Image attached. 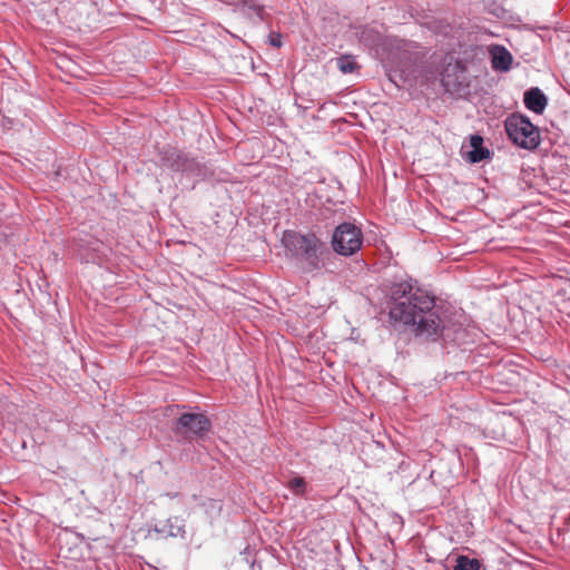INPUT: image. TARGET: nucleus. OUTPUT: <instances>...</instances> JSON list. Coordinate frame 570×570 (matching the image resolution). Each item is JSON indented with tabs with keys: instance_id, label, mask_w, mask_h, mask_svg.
I'll list each match as a JSON object with an SVG mask.
<instances>
[{
	"instance_id": "nucleus-1",
	"label": "nucleus",
	"mask_w": 570,
	"mask_h": 570,
	"mask_svg": "<svg viewBox=\"0 0 570 570\" xmlns=\"http://www.w3.org/2000/svg\"><path fill=\"white\" fill-rule=\"evenodd\" d=\"M386 296L391 320L410 326L416 337L432 342H459L458 332L453 328L446 311L416 281L409 278L393 282Z\"/></svg>"
},
{
	"instance_id": "nucleus-2",
	"label": "nucleus",
	"mask_w": 570,
	"mask_h": 570,
	"mask_svg": "<svg viewBox=\"0 0 570 570\" xmlns=\"http://www.w3.org/2000/svg\"><path fill=\"white\" fill-rule=\"evenodd\" d=\"M282 243L293 257L305 262L309 269L321 268L324 244L315 234H301L295 230H285Z\"/></svg>"
},
{
	"instance_id": "nucleus-3",
	"label": "nucleus",
	"mask_w": 570,
	"mask_h": 570,
	"mask_svg": "<svg viewBox=\"0 0 570 570\" xmlns=\"http://www.w3.org/2000/svg\"><path fill=\"white\" fill-rule=\"evenodd\" d=\"M504 126L508 137L520 148L533 150L540 145V131L527 116L512 114Z\"/></svg>"
},
{
	"instance_id": "nucleus-4",
	"label": "nucleus",
	"mask_w": 570,
	"mask_h": 570,
	"mask_svg": "<svg viewBox=\"0 0 570 570\" xmlns=\"http://www.w3.org/2000/svg\"><path fill=\"white\" fill-rule=\"evenodd\" d=\"M210 428L212 422L204 413H181L173 424L175 435L189 443L204 439Z\"/></svg>"
},
{
	"instance_id": "nucleus-5",
	"label": "nucleus",
	"mask_w": 570,
	"mask_h": 570,
	"mask_svg": "<svg viewBox=\"0 0 570 570\" xmlns=\"http://www.w3.org/2000/svg\"><path fill=\"white\" fill-rule=\"evenodd\" d=\"M331 245L336 254L352 256L362 248L363 233L356 225L344 222L335 227Z\"/></svg>"
},
{
	"instance_id": "nucleus-6",
	"label": "nucleus",
	"mask_w": 570,
	"mask_h": 570,
	"mask_svg": "<svg viewBox=\"0 0 570 570\" xmlns=\"http://www.w3.org/2000/svg\"><path fill=\"white\" fill-rule=\"evenodd\" d=\"M441 83L446 92L452 95L464 94L469 88L466 69L459 60L446 62L441 72Z\"/></svg>"
},
{
	"instance_id": "nucleus-7",
	"label": "nucleus",
	"mask_w": 570,
	"mask_h": 570,
	"mask_svg": "<svg viewBox=\"0 0 570 570\" xmlns=\"http://www.w3.org/2000/svg\"><path fill=\"white\" fill-rule=\"evenodd\" d=\"M490 56L492 68L497 71H508L511 68L512 63V55L510 51L500 45H494L490 47Z\"/></svg>"
},
{
	"instance_id": "nucleus-8",
	"label": "nucleus",
	"mask_w": 570,
	"mask_h": 570,
	"mask_svg": "<svg viewBox=\"0 0 570 570\" xmlns=\"http://www.w3.org/2000/svg\"><path fill=\"white\" fill-rule=\"evenodd\" d=\"M523 102L529 110L541 115L547 107L548 99L540 88L532 87L524 92Z\"/></svg>"
},
{
	"instance_id": "nucleus-9",
	"label": "nucleus",
	"mask_w": 570,
	"mask_h": 570,
	"mask_svg": "<svg viewBox=\"0 0 570 570\" xmlns=\"http://www.w3.org/2000/svg\"><path fill=\"white\" fill-rule=\"evenodd\" d=\"M471 150L464 155V158L471 164H478L485 159H490L491 151L483 146V138L480 135L470 137Z\"/></svg>"
},
{
	"instance_id": "nucleus-10",
	"label": "nucleus",
	"mask_w": 570,
	"mask_h": 570,
	"mask_svg": "<svg viewBox=\"0 0 570 570\" xmlns=\"http://www.w3.org/2000/svg\"><path fill=\"white\" fill-rule=\"evenodd\" d=\"M154 531L161 534L164 538H183L185 535V524L179 518H169L166 521L157 523Z\"/></svg>"
},
{
	"instance_id": "nucleus-11",
	"label": "nucleus",
	"mask_w": 570,
	"mask_h": 570,
	"mask_svg": "<svg viewBox=\"0 0 570 570\" xmlns=\"http://www.w3.org/2000/svg\"><path fill=\"white\" fill-rule=\"evenodd\" d=\"M175 171H181L188 175H198L200 169L199 164L194 158L184 154L179 165H175Z\"/></svg>"
},
{
	"instance_id": "nucleus-12",
	"label": "nucleus",
	"mask_w": 570,
	"mask_h": 570,
	"mask_svg": "<svg viewBox=\"0 0 570 570\" xmlns=\"http://www.w3.org/2000/svg\"><path fill=\"white\" fill-rule=\"evenodd\" d=\"M183 155L184 153L175 148L165 149L161 157L164 166L175 171V165H179Z\"/></svg>"
},
{
	"instance_id": "nucleus-13",
	"label": "nucleus",
	"mask_w": 570,
	"mask_h": 570,
	"mask_svg": "<svg viewBox=\"0 0 570 570\" xmlns=\"http://www.w3.org/2000/svg\"><path fill=\"white\" fill-rule=\"evenodd\" d=\"M316 222L323 224L324 227H328L335 223V210L332 206H322L315 214Z\"/></svg>"
},
{
	"instance_id": "nucleus-14",
	"label": "nucleus",
	"mask_w": 570,
	"mask_h": 570,
	"mask_svg": "<svg viewBox=\"0 0 570 570\" xmlns=\"http://www.w3.org/2000/svg\"><path fill=\"white\" fill-rule=\"evenodd\" d=\"M336 66L338 70L344 75L353 73L360 68L352 56H342L337 58Z\"/></svg>"
},
{
	"instance_id": "nucleus-15",
	"label": "nucleus",
	"mask_w": 570,
	"mask_h": 570,
	"mask_svg": "<svg viewBox=\"0 0 570 570\" xmlns=\"http://www.w3.org/2000/svg\"><path fill=\"white\" fill-rule=\"evenodd\" d=\"M357 36L360 38V41L365 43L366 46H373L375 45L380 39V33L375 31L374 29L364 27L358 32Z\"/></svg>"
},
{
	"instance_id": "nucleus-16",
	"label": "nucleus",
	"mask_w": 570,
	"mask_h": 570,
	"mask_svg": "<svg viewBox=\"0 0 570 570\" xmlns=\"http://www.w3.org/2000/svg\"><path fill=\"white\" fill-rule=\"evenodd\" d=\"M287 488L294 495L303 497L306 492L307 483L302 476H294L287 482Z\"/></svg>"
},
{
	"instance_id": "nucleus-17",
	"label": "nucleus",
	"mask_w": 570,
	"mask_h": 570,
	"mask_svg": "<svg viewBox=\"0 0 570 570\" xmlns=\"http://www.w3.org/2000/svg\"><path fill=\"white\" fill-rule=\"evenodd\" d=\"M480 562L476 559H470L466 556H459L453 570H479Z\"/></svg>"
},
{
	"instance_id": "nucleus-18",
	"label": "nucleus",
	"mask_w": 570,
	"mask_h": 570,
	"mask_svg": "<svg viewBox=\"0 0 570 570\" xmlns=\"http://www.w3.org/2000/svg\"><path fill=\"white\" fill-rule=\"evenodd\" d=\"M204 505L207 511L219 512L222 510V505L217 500L208 499Z\"/></svg>"
},
{
	"instance_id": "nucleus-19",
	"label": "nucleus",
	"mask_w": 570,
	"mask_h": 570,
	"mask_svg": "<svg viewBox=\"0 0 570 570\" xmlns=\"http://www.w3.org/2000/svg\"><path fill=\"white\" fill-rule=\"evenodd\" d=\"M391 63L395 67V71H400L401 75H404L406 72V62L402 60L395 61L394 57L391 56Z\"/></svg>"
},
{
	"instance_id": "nucleus-20",
	"label": "nucleus",
	"mask_w": 570,
	"mask_h": 570,
	"mask_svg": "<svg viewBox=\"0 0 570 570\" xmlns=\"http://www.w3.org/2000/svg\"><path fill=\"white\" fill-rule=\"evenodd\" d=\"M245 4L257 14H261V12L263 11V7L261 4L255 3L253 0L246 1Z\"/></svg>"
},
{
	"instance_id": "nucleus-21",
	"label": "nucleus",
	"mask_w": 570,
	"mask_h": 570,
	"mask_svg": "<svg viewBox=\"0 0 570 570\" xmlns=\"http://www.w3.org/2000/svg\"><path fill=\"white\" fill-rule=\"evenodd\" d=\"M269 43L273 47L279 48L282 46V37H281V35H271L269 36Z\"/></svg>"
},
{
	"instance_id": "nucleus-22",
	"label": "nucleus",
	"mask_w": 570,
	"mask_h": 570,
	"mask_svg": "<svg viewBox=\"0 0 570 570\" xmlns=\"http://www.w3.org/2000/svg\"><path fill=\"white\" fill-rule=\"evenodd\" d=\"M403 59H405L406 61H407V60H411V55H410V53H407V51H406V50H404V51H403Z\"/></svg>"
}]
</instances>
